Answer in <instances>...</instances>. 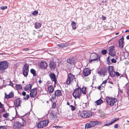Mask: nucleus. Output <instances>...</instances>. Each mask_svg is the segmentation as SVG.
<instances>
[{
    "mask_svg": "<svg viewBox=\"0 0 129 129\" xmlns=\"http://www.w3.org/2000/svg\"><path fill=\"white\" fill-rule=\"evenodd\" d=\"M84 87L85 88L84 91L83 90V87L81 88L80 87H78L74 90L72 93V95L75 99H76L77 98L80 99V97L81 94L82 92L83 94H86V87Z\"/></svg>",
    "mask_w": 129,
    "mask_h": 129,
    "instance_id": "1",
    "label": "nucleus"
},
{
    "mask_svg": "<svg viewBox=\"0 0 129 129\" xmlns=\"http://www.w3.org/2000/svg\"><path fill=\"white\" fill-rule=\"evenodd\" d=\"M93 114V113L90 111H84L81 113L80 116L83 118H86L92 116Z\"/></svg>",
    "mask_w": 129,
    "mask_h": 129,
    "instance_id": "2",
    "label": "nucleus"
},
{
    "mask_svg": "<svg viewBox=\"0 0 129 129\" xmlns=\"http://www.w3.org/2000/svg\"><path fill=\"white\" fill-rule=\"evenodd\" d=\"M117 101V99L116 98H112L109 96L106 97V101L108 104L111 106L114 105Z\"/></svg>",
    "mask_w": 129,
    "mask_h": 129,
    "instance_id": "3",
    "label": "nucleus"
},
{
    "mask_svg": "<svg viewBox=\"0 0 129 129\" xmlns=\"http://www.w3.org/2000/svg\"><path fill=\"white\" fill-rule=\"evenodd\" d=\"M9 63L7 61H0V70L2 71L8 68Z\"/></svg>",
    "mask_w": 129,
    "mask_h": 129,
    "instance_id": "4",
    "label": "nucleus"
},
{
    "mask_svg": "<svg viewBox=\"0 0 129 129\" xmlns=\"http://www.w3.org/2000/svg\"><path fill=\"white\" fill-rule=\"evenodd\" d=\"M48 123L49 122L47 120H44L39 122L37 124V126L38 128H42L46 126Z\"/></svg>",
    "mask_w": 129,
    "mask_h": 129,
    "instance_id": "5",
    "label": "nucleus"
},
{
    "mask_svg": "<svg viewBox=\"0 0 129 129\" xmlns=\"http://www.w3.org/2000/svg\"><path fill=\"white\" fill-rule=\"evenodd\" d=\"M62 95L61 91L60 90H56L55 93L52 94L51 97L52 98L51 101H53L56 99V96H60Z\"/></svg>",
    "mask_w": 129,
    "mask_h": 129,
    "instance_id": "6",
    "label": "nucleus"
},
{
    "mask_svg": "<svg viewBox=\"0 0 129 129\" xmlns=\"http://www.w3.org/2000/svg\"><path fill=\"white\" fill-rule=\"evenodd\" d=\"M90 58L91 59L89 61V62L90 63H91L92 61H94L100 60V58L98 55L95 53L91 54L90 56Z\"/></svg>",
    "mask_w": 129,
    "mask_h": 129,
    "instance_id": "7",
    "label": "nucleus"
},
{
    "mask_svg": "<svg viewBox=\"0 0 129 129\" xmlns=\"http://www.w3.org/2000/svg\"><path fill=\"white\" fill-rule=\"evenodd\" d=\"M108 70L109 73L110 75L112 77H114L115 76V72H114L113 66H108Z\"/></svg>",
    "mask_w": 129,
    "mask_h": 129,
    "instance_id": "8",
    "label": "nucleus"
},
{
    "mask_svg": "<svg viewBox=\"0 0 129 129\" xmlns=\"http://www.w3.org/2000/svg\"><path fill=\"white\" fill-rule=\"evenodd\" d=\"M109 55L114 57L116 55V52L114 49V46H111L109 47V49L108 50Z\"/></svg>",
    "mask_w": 129,
    "mask_h": 129,
    "instance_id": "9",
    "label": "nucleus"
},
{
    "mask_svg": "<svg viewBox=\"0 0 129 129\" xmlns=\"http://www.w3.org/2000/svg\"><path fill=\"white\" fill-rule=\"evenodd\" d=\"M22 124L20 123L19 122L16 121L14 123V124L13 126V129H21Z\"/></svg>",
    "mask_w": 129,
    "mask_h": 129,
    "instance_id": "10",
    "label": "nucleus"
},
{
    "mask_svg": "<svg viewBox=\"0 0 129 129\" xmlns=\"http://www.w3.org/2000/svg\"><path fill=\"white\" fill-rule=\"evenodd\" d=\"M56 115V114L54 112H51L49 116V119L53 122L55 121L57 118V116Z\"/></svg>",
    "mask_w": 129,
    "mask_h": 129,
    "instance_id": "11",
    "label": "nucleus"
},
{
    "mask_svg": "<svg viewBox=\"0 0 129 129\" xmlns=\"http://www.w3.org/2000/svg\"><path fill=\"white\" fill-rule=\"evenodd\" d=\"M37 88H35L31 90L29 94L31 98H34L36 96L37 93Z\"/></svg>",
    "mask_w": 129,
    "mask_h": 129,
    "instance_id": "12",
    "label": "nucleus"
},
{
    "mask_svg": "<svg viewBox=\"0 0 129 129\" xmlns=\"http://www.w3.org/2000/svg\"><path fill=\"white\" fill-rule=\"evenodd\" d=\"M107 72V71L106 68L103 67L101 68V70L98 72V73L100 74V75H103L104 76L105 74H106Z\"/></svg>",
    "mask_w": 129,
    "mask_h": 129,
    "instance_id": "13",
    "label": "nucleus"
},
{
    "mask_svg": "<svg viewBox=\"0 0 129 129\" xmlns=\"http://www.w3.org/2000/svg\"><path fill=\"white\" fill-rule=\"evenodd\" d=\"M73 76V75L71 73L68 74L66 80V84L67 85H69L71 82V81H72L73 80V79L72 78Z\"/></svg>",
    "mask_w": 129,
    "mask_h": 129,
    "instance_id": "14",
    "label": "nucleus"
},
{
    "mask_svg": "<svg viewBox=\"0 0 129 129\" xmlns=\"http://www.w3.org/2000/svg\"><path fill=\"white\" fill-rule=\"evenodd\" d=\"M49 76L52 81L54 82V84H56L57 80L56 79V76L54 73H51L49 74Z\"/></svg>",
    "mask_w": 129,
    "mask_h": 129,
    "instance_id": "15",
    "label": "nucleus"
},
{
    "mask_svg": "<svg viewBox=\"0 0 129 129\" xmlns=\"http://www.w3.org/2000/svg\"><path fill=\"white\" fill-rule=\"evenodd\" d=\"M75 58L73 57L67 59V62L71 65H74L75 64Z\"/></svg>",
    "mask_w": 129,
    "mask_h": 129,
    "instance_id": "16",
    "label": "nucleus"
},
{
    "mask_svg": "<svg viewBox=\"0 0 129 129\" xmlns=\"http://www.w3.org/2000/svg\"><path fill=\"white\" fill-rule=\"evenodd\" d=\"M91 73V71L89 70V68H87L84 70L83 74L84 76H86L90 75Z\"/></svg>",
    "mask_w": 129,
    "mask_h": 129,
    "instance_id": "17",
    "label": "nucleus"
},
{
    "mask_svg": "<svg viewBox=\"0 0 129 129\" xmlns=\"http://www.w3.org/2000/svg\"><path fill=\"white\" fill-rule=\"evenodd\" d=\"M39 66L41 69H45L47 68V65L45 62L42 61L41 62Z\"/></svg>",
    "mask_w": 129,
    "mask_h": 129,
    "instance_id": "18",
    "label": "nucleus"
},
{
    "mask_svg": "<svg viewBox=\"0 0 129 129\" xmlns=\"http://www.w3.org/2000/svg\"><path fill=\"white\" fill-rule=\"evenodd\" d=\"M25 115L26 114H25L23 116H20L18 114H17V115H16V116L17 118H21L22 119V123L23 126H25L26 125V120L25 119H24L23 118H22L24 117Z\"/></svg>",
    "mask_w": 129,
    "mask_h": 129,
    "instance_id": "19",
    "label": "nucleus"
},
{
    "mask_svg": "<svg viewBox=\"0 0 129 129\" xmlns=\"http://www.w3.org/2000/svg\"><path fill=\"white\" fill-rule=\"evenodd\" d=\"M20 98H18L15 100L14 101V104L15 107H17L20 106V104L21 101L20 100Z\"/></svg>",
    "mask_w": 129,
    "mask_h": 129,
    "instance_id": "20",
    "label": "nucleus"
},
{
    "mask_svg": "<svg viewBox=\"0 0 129 129\" xmlns=\"http://www.w3.org/2000/svg\"><path fill=\"white\" fill-rule=\"evenodd\" d=\"M5 98L7 99L13 98L14 96L13 92H10L8 95H7L6 93H5Z\"/></svg>",
    "mask_w": 129,
    "mask_h": 129,
    "instance_id": "21",
    "label": "nucleus"
},
{
    "mask_svg": "<svg viewBox=\"0 0 129 129\" xmlns=\"http://www.w3.org/2000/svg\"><path fill=\"white\" fill-rule=\"evenodd\" d=\"M124 40V38L123 37H122L121 38L119 39L118 41L119 47L121 48H123V43Z\"/></svg>",
    "mask_w": 129,
    "mask_h": 129,
    "instance_id": "22",
    "label": "nucleus"
},
{
    "mask_svg": "<svg viewBox=\"0 0 129 129\" xmlns=\"http://www.w3.org/2000/svg\"><path fill=\"white\" fill-rule=\"evenodd\" d=\"M49 66L51 69H55L56 67L55 63L53 60L51 61L49 64Z\"/></svg>",
    "mask_w": 129,
    "mask_h": 129,
    "instance_id": "23",
    "label": "nucleus"
},
{
    "mask_svg": "<svg viewBox=\"0 0 129 129\" xmlns=\"http://www.w3.org/2000/svg\"><path fill=\"white\" fill-rule=\"evenodd\" d=\"M91 127H94L98 124V122L97 121H91L89 122Z\"/></svg>",
    "mask_w": 129,
    "mask_h": 129,
    "instance_id": "24",
    "label": "nucleus"
},
{
    "mask_svg": "<svg viewBox=\"0 0 129 129\" xmlns=\"http://www.w3.org/2000/svg\"><path fill=\"white\" fill-rule=\"evenodd\" d=\"M32 85L31 84H28L26 85L24 89L26 91H28L29 90H30L32 87Z\"/></svg>",
    "mask_w": 129,
    "mask_h": 129,
    "instance_id": "25",
    "label": "nucleus"
},
{
    "mask_svg": "<svg viewBox=\"0 0 129 129\" xmlns=\"http://www.w3.org/2000/svg\"><path fill=\"white\" fill-rule=\"evenodd\" d=\"M29 65L27 63L24 64L22 68V70H26V72L27 71L29 72Z\"/></svg>",
    "mask_w": 129,
    "mask_h": 129,
    "instance_id": "26",
    "label": "nucleus"
},
{
    "mask_svg": "<svg viewBox=\"0 0 129 129\" xmlns=\"http://www.w3.org/2000/svg\"><path fill=\"white\" fill-rule=\"evenodd\" d=\"M103 102V101L101 100V99H100L99 100H97L96 101L94 102L95 104L97 105H99L101 104Z\"/></svg>",
    "mask_w": 129,
    "mask_h": 129,
    "instance_id": "27",
    "label": "nucleus"
},
{
    "mask_svg": "<svg viewBox=\"0 0 129 129\" xmlns=\"http://www.w3.org/2000/svg\"><path fill=\"white\" fill-rule=\"evenodd\" d=\"M119 119V118H114V120L113 121L111 122V123H109L108 124H105V126H108L109 125H112L113 123H114V122H115V121H117Z\"/></svg>",
    "mask_w": 129,
    "mask_h": 129,
    "instance_id": "28",
    "label": "nucleus"
},
{
    "mask_svg": "<svg viewBox=\"0 0 129 129\" xmlns=\"http://www.w3.org/2000/svg\"><path fill=\"white\" fill-rule=\"evenodd\" d=\"M48 90L50 93H52L53 92L54 89L53 86L52 85L49 86L48 87Z\"/></svg>",
    "mask_w": 129,
    "mask_h": 129,
    "instance_id": "29",
    "label": "nucleus"
},
{
    "mask_svg": "<svg viewBox=\"0 0 129 129\" xmlns=\"http://www.w3.org/2000/svg\"><path fill=\"white\" fill-rule=\"evenodd\" d=\"M41 25V24L38 22L35 23V27L36 29L39 28Z\"/></svg>",
    "mask_w": 129,
    "mask_h": 129,
    "instance_id": "30",
    "label": "nucleus"
},
{
    "mask_svg": "<svg viewBox=\"0 0 129 129\" xmlns=\"http://www.w3.org/2000/svg\"><path fill=\"white\" fill-rule=\"evenodd\" d=\"M30 73L33 75L34 76H36L37 74H36V71L34 69H32L30 70Z\"/></svg>",
    "mask_w": 129,
    "mask_h": 129,
    "instance_id": "31",
    "label": "nucleus"
},
{
    "mask_svg": "<svg viewBox=\"0 0 129 129\" xmlns=\"http://www.w3.org/2000/svg\"><path fill=\"white\" fill-rule=\"evenodd\" d=\"M71 25L72 26V27L74 30L76 28V24L75 21H72L71 22Z\"/></svg>",
    "mask_w": 129,
    "mask_h": 129,
    "instance_id": "32",
    "label": "nucleus"
},
{
    "mask_svg": "<svg viewBox=\"0 0 129 129\" xmlns=\"http://www.w3.org/2000/svg\"><path fill=\"white\" fill-rule=\"evenodd\" d=\"M90 126L89 123H86L85 125V129H88L91 128V127Z\"/></svg>",
    "mask_w": 129,
    "mask_h": 129,
    "instance_id": "33",
    "label": "nucleus"
},
{
    "mask_svg": "<svg viewBox=\"0 0 129 129\" xmlns=\"http://www.w3.org/2000/svg\"><path fill=\"white\" fill-rule=\"evenodd\" d=\"M16 88L17 89H22V86L21 84H16Z\"/></svg>",
    "mask_w": 129,
    "mask_h": 129,
    "instance_id": "34",
    "label": "nucleus"
},
{
    "mask_svg": "<svg viewBox=\"0 0 129 129\" xmlns=\"http://www.w3.org/2000/svg\"><path fill=\"white\" fill-rule=\"evenodd\" d=\"M23 71V74L24 77H26L28 75V71H27L26 72V70H22Z\"/></svg>",
    "mask_w": 129,
    "mask_h": 129,
    "instance_id": "35",
    "label": "nucleus"
},
{
    "mask_svg": "<svg viewBox=\"0 0 129 129\" xmlns=\"http://www.w3.org/2000/svg\"><path fill=\"white\" fill-rule=\"evenodd\" d=\"M66 44L61 43L58 45V46L61 48H63L64 47L66 46Z\"/></svg>",
    "mask_w": 129,
    "mask_h": 129,
    "instance_id": "36",
    "label": "nucleus"
},
{
    "mask_svg": "<svg viewBox=\"0 0 129 129\" xmlns=\"http://www.w3.org/2000/svg\"><path fill=\"white\" fill-rule=\"evenodd\" d=\"M107 51L106 50H103L102 51L101 53H102L103 54L105 55L107 53Z\"/></svg>",
    "mask_w": 129,
    "mask_h": 129,
    "instance_id": "37",
    "label": "nucleus"
},
{
    "mask_svg": "<svg viewBox=\"0 0 129 129\" xmlns=\"http://www.w3.org/2000/svg\"><path fill=\"white\" fill-rule=\"evenodd\" d=\"M3 105L0 102V108H2L3 111L2 112H4L5 111V110L4 108H3Z\"/></svg>",
    "mask_w": 129,
    "mask_h": 129,
    "instance_id": "38",
    "label": "nucleus"
},
{
    "mask_svg": "<svg viewBox=\"0 0 129 129\" xmlns=\"http://www.w3.org/2000/svg\"><path fill=\"white\" fill-rule=\"evenodd\" d=\"M29 98V96L28 94H27L26 95V97H23V99L24 100H27Z\"/></svg>",
    "mask_w": 129,
    "mask_h": 129,
    "instance_id": "39",
    "label": "nucleus"
},
{
    "mask_svg": "<svg viewBox=\"0 0 129 129\" xmlns=\"http://www.w3.org/2000/svg\"><path fill=\"white\" fill-rule=\"evenodd\" d=\"M38 14V11H34L32 13V14L35 16L36 15Z\"/></svg>",
    "mask_w": 129,
    "mask_h": 129,
    "instance_id": "40",
    "label": "nucleus"
},
{
    "mask_svg": "<svg viewBox=\"0 0 129 129\" xmlns=\"http://www.w3.org/2000/svg\"><path fill=\"white\" fill-rule=\"evenodd\" d=\"M8 7L7 6H1L0 7L1 9L3 10L6 9Z\"/></svg>",
    "mask_w": 129,
    "mask_h": 129,
    "instance_id": "41",
    "label": "nucleus"
},
{
    "mask_svg": "<svg viewBox=\"0 0 129 129\" xmlns=\"http://www.w3.org/2000/svg\"><path fill=\"white\" fill-rule=\"evenodd\" d=\"M9 115V113H6L3 114V117L6 118H7Z\"/></svg>",
    "mask_w": 129,
    "mask_h": 129,
    "instance_id": "42",
    "label": "nucleus"
},
{
    "mask_svg": "<svg viewBox=\"0 0 129 129\" xmlns=\"http://www.w3.org/2000/svg\"><path fill=\"white\" fill-rule=\"evenodd\" d=\"M70 106L71 107V110L72 111H74L75 110L76 108L73 105H71Z\"/></svg>",
    "mask_w": 129,
    "mask_h": 129,
    "instance_id": "43",
    "label": "nucleus"
},
{
    "mask_svg": "<svg viewBox=\"0 0 129 129\" xmlns=\"http://www.w3.org/2000/svg\"><path fill=\"white\" fill-rule=\"evenodd\" d=\"M56 106V104L55 103H54V102H53V103L52 105V108L53 109H55Z\"/></svg>",
    "mask_w": 129,
    "mask_h": 129,
    "instance_id": "44",
    "label": "nucleus"
},
{
    "mask_svg": "<svg viewBox=\"0 0 129 129\" xmlns=\"http://www.w3.org/2000/svg\"><path fill=\"white\" fill-rule=\"evenodd\" d=\"M111 61L112 63H115L116 62V60L114 58H113L112 59Z\"/></svg>",
    "mask_w": 129,
    "mask_h": 129,
    "instance_id": "45",
    "label": "nucleus"
},
{
    "mask_svg": "<svg viewBox=\"0 0 129 129\" xmlns=\"http://www.w3.org/2000/svg\"><path fill=\"white\" fill-rule=\"evenodd\" d=\"M127 94L128 96H129V84H128V87H127Z\"/></svg>",
    "mask_w": 129,
    "mask_h": 129,
    "instance_id": "46",
    "label": "nucleus"
},
{
    "mask_svg": "<svg viewBox=\"0 0 129 129\" xmlns=\"http://www.w3.org/2000/svg\"><path fill=\"white\" fill-rule=\"evenodd\" d=\"M0 129H7V128L4 126H0Z\"/></svg>",
    "mask_w": 129,
    "mask_h": 129,
    "instance_id": "47",
    "label": "nucleus"
},
{
    "mask_svg": "<svg viewBox=\"0 0 129 129\" xmlns=\"http://www.w3.org/2000/svg\"><path fill=\"white\" fill-rule=\"evenodd\" d=\"M118 125L117 124H116L114 126V127L115 128H118Z\"/></svg>",
    "mask_w": 129,
    "mask_h": 129,
    "instance_id": "48",
    "label": "nucleus"
},
{
    "mask_svg": "<svg viewBox=\"0 0 129 129\" xmlns=\"http://www.w3.org/2000/svg\"><path fill=\"white\" fill-rule=\"evenodd\" d=\"M107 80H104V81H103V82H102V84H101V85H102L103 84H106V83L107 82Z\"/></svg>",
    "mask_w": 129,
    "mask_h": 129,
    "instance_id": "49",
    "label": "nucleus"
},
{
    "mask_svg": "<svg viewBox=\"0 0 129 129\" xmlns=\"http://www.w3.org/2000/svg\"><path fill=\"white\" fill-rule=\"evenodd\" d=\"M54 127H55V128L57 127L58 128H62V127L61 126H54Z\"/></svg>",
    "mask_w": 129,
    "mask_h": 129,
    "instance_id": "50",
    "label": "nucleus"
},
{
    "mask_svg": "<svg viewBox=\"0 0 129 129\" xmlns=\"http://www.w3.org/2000/svg\"><path fill=\"white\" fill-rule=\"evenodd\" d=\"M115 74L116 76H119L120 75V74L118 72H115Z\"/></svg>",
    "mask_w": 129,
    "mask_h": 129,
    "instance_id": "51",
    "label": "nucleus"
},
{
    "mask_svg": "<svg viewBox=\"0 0 129 129\" xmlns=\"http://www.w3.org/2000/svg\"><path fill=\"white\" fill-rule=\"evenodd\" d=\"M22 95L24 96H25L26 95V93L25 91H23L22 92Z\"/></svg>",
    "mask_w": 129,
    "mask_h": 129,
    "instance_id": "52",
    "label": "nucleus"
},
{
    "mask_svg": "<svg viewBox=\"0 0 129 129\" xmlns=\"http://www.w3.org/2000/svg\"><path fill=\"white\" fill-rule=\"evenodd\" d=\"M10 84H9V85L11 86L12 87H13V85H14V84L13 83H12V82L11 81H10Z\"/></svg>",
    "mask_w": 129,
    "mask_h": 129,
    "instance_id": "53",
    "label": "nucleus"
},
{
    "mask_svg": "<svg viewBox=\"0 0 129 129\" xmlns=\"http://www.w3.org/2000/svg\"><path fill=\"white\" fill-rule=\"evenodd\" d=\"M107 63L109 65H110L111 63L110 62V60L107 61Z\"/></svg>",
    "mask_w": 129,
    "mask_h": 129,
    "instance_id": "54",
    "label": "nucleus"
},
{
    "mask_svg": "<svg viewBox=\"0 0 129 129\" xmlns=\"http://www.w3.org/2000/svg\"><path fill=\"white\" fill-rule=\"evenodd\" d=\"M29 49L28 48H24L23 49V50L25 51H27Z\"/></svg>",
    "mask_w": 129,
    "mask_h": 129,
    "instance_id": "55",
    "label": "nucleus"
},
{
    "mask_svg": "<svg viewBox=\"0 0 129 129\" xmlns=\"http://www.w3.org/2000/svg\"><path fill=\"white\" fill-rule=\"evenodd\" d=\"M102 18L103 20H104L106 18L104 16L102 15Z\"/></svg>",
    "mask_w": 129,
    "mask_h": 129,
    "instance_id": "56",
    "label": "nucleus"
},
{
    "mask_svg": "<svg viewBox=\"0 0 129 129\" xmlns=\"http://www.w3.org/2000/svg\"><path fill=\"white\" fill-rule=\"evenodd\" d=\"M110 56H108L107 58L106 61H108L110 60Z\"/></svg>",
    "mask_w": 129,
    "mask_h": 129,
    "instance_id": "57",
    "label": "nucleus"
},
{
    "mask_svg": "<svg viewBox=\"0 0 129 129\" xmlns=\"http://www.w3.org/2000/svg\"><path fill=\"white\" fill-rule=\"evenodd\" d=\"M42 35H39L38 36V37L39 38H41L42 37Z\"/></svg>",
    "mask_w": 129,
    "mask_h": 129,
    "instance_id": "58",
    "label": "nucleus"
},
{
    "mask_svg": "<svg viewBox=\"0 0 129 129\" xmlns=\"http://www.w3.org/2000/svg\"><path fill=\"white\" fill-rule=\"evenodd\" d=\"M38 82L40 84H41L42 82V81L41 80H39L38 81Z\"/></svg>",
    "mask_w": 129,
    "mask_h": 129,
    "instance_id": "59",
    "label": "nucleus"
},
{
    "mask_svg": "<svg viewBox=\"0 0 129 129\" xmlns=\"http://www.w3.org/2000/svg\"><path fill=\"white\" fill-rule=\"evenodd\" d=\"M101 88V85H100V86H99L98 87V89H99V90H100Z\"/></svg>",
    "mask_w": 129,
    "mask_h": 129,
    "instance_id": "60",
    "label": "nucleus"
},
{
    "mask_svg": "<svg viewBox=\"0 0 129 129\" xmlns=\"http://www.w3.org/2000/svg\"><path fill=\"white\" fill-rule=\"evenodd\" d=\"M126 38L127 40H129V35H128L126 37Z\"/></svg>",
    "mask_w": 129,
    "mask_h": 129,
    "instance_id": "61",
    "label": "nucleus"
},
{
    "mask_svg": "<svg viewBox=\"0 0 129 129\" xmlns=\"http://www.w3.org/2000/svg\"><path fill=\"white\" fill-rule=\"evenodd\" d=\"M108 82L110 83L111 84H112L113 85V83L112 82H111L110 81H109Z\"/></svg>",
    "mask_w": 129,
    "mask_h": 129,
    "instance_id": "62",
    "label": "nucleus"
},
{
    "mask_svg": "<svg viewBox=\"0 0 129 129\" xmlns=\"http://www.w3.org/2000/svg\"><path fill=\"white\" fill-rule=\"evenodd\" d=\"M72 78H73V79H76V78H75V76L74 75H73V76H72Z\"/></svg>",
    "mask_w": 129,
    "mask_h": 129,
    "instance_id": "63",
    "label": "nucleus"
},
{
    "mask_svg": "<svg viewBox=\"0 0 129 129\" xmlns=\"http://www.w3.org/2000/svg\"><path fill=\"white\" fill-rule=\"evenodd\" d=\"M125 33L129 32V30H126L125 31Z\"/></svg>",
    "mask_w": 129,
    "mask_h": 129,
    "instance_id": "64",
    "label": "nucleus"
}]
</instances>
